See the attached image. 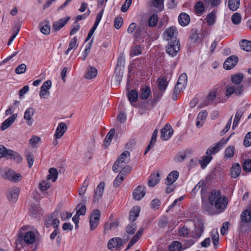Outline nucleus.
I'll return each instance as SVG.
<instances>
[{
	"label": "nucleus",
	"mask_w": 251,
	"mask_h": 251,
	"mask_svg": "<svg viewBox=\"0 0 251 251\" xmlns=\"http://www.w3.org/2000/svg\"><path fill=\"white\" fill-rule=\"evenodd\" d=\"M209 205L202 201L203 209L210 214H214L212 206L214 207L219 212L223 211L227 207L228 200L226 197L223 196L219 191L213 190L208 196Z\"/></svg>",
	"instance_id": "obj_1"
},
{
	"label": "nucleus",
	"mask_w": 251,
	"mask_h": 251,
	"mask_svg": "<svg viewBox=\"0 0 251 251\" xmlns=\"http://www.w3.org/2000/svg\"><path fill=\"white\" fill-rule=\"evenodd\" d=\"M38 234L37 229L33 226L25 225L19 230L18 236L19 240L26 245H32Z\"/></svg>",
	"instance_id": "obj_2"
},
{
	"label": "nucleus",
	"mask_w": 251,
	"mask_h": 251,
	"mask_svg": "<svg viewBox=\"0 0 251 251\" xmlns=\"http://www.w3.org/2000/svg\"><path fill=\"white\" fill-rule=\"evenodd\" d=\"M244 75L241 73L236 74L231 76V80L234 85L226 86V95L227 97H230L234 94L237 96L242 94L244 90V86L241 84Z\"/></svg>",
	"instance_id": "obj_3"
},
{
	"label": "nucleus",
	"mask_w": 251,
	"mask_h": 251,
	"mask_svg": "<svg viewBox=\"0 0 251 251\" xmlns=\"http://www.w3.org/2000/svg\"><path fill=\"white\" fill-rule=\"evenodd\" d=\"M130 153L128 151L123 152L117 159L114 164L112 169L113 171L117 173L119 168H122L125 164L128 163L130 161Z\"/></svg>",
	"instance_id": "obj_4"
},
{
	"label": "nucleus",
	"mask_w": 251,
	"mask_h": 251,
	"mask_svg": "<svg viewBox=\"0 0 251 251\" xmlns=\"http://www.w3.org/2000/svg\"><path fill=\"white\" fill-rule=\"evenodd\" d=\"M3 157L13 159L17 162H20L22 160V156L18 152L8 150L4 146L0 145V158Z\"/></svg>",
	"instance_id": "obj_5"
},
{
	"label": "nucleus",
	"mask_w": 251,
	"mask_h": 251,
	"mask_svg": "<svg viewBox=\"0 0 251 251\" xmlns=\"http://www.w3.org/2000/svg\"><path fill=\"white\" fill-rule=\"evenodd\" d=\"M230 136L231 135L225 140L222 139L219 142L210 146L206 151V154L208 155H211L215 154L221 150L222 147L228 142Z\"/></svg>",
	"instance_id": "obj_6"
},
{
	"label": "nucleus",
	"mask_w": 251,
	"mask_h": 251,
	"mask_svg": "<svg viewBox=\"0 0 251 251\" xmlns=\"http://www.w3.org/2000/svg\"><path fill=\"white\" fill-rule=\"evenodd\" d=\"M180 50V43L177 40L171 42L166 46V51L171 56H175Z\"/></svg>",
	"instance_id": "obj_7"
},
{
	"label": "nucleus",
	"mask_w": 251,
	"mask_h": 251,
	"mask_svg": "<svg viewBox=\"0 0 251 251\" xmlns=\"http://www.w3.org/2000/svg\"><path fill=\"white\" fill-rule=\"evenodd\" d=\"M100 217V212L98 209H95L92 213L89 219L90 229L94 230L98 226Z\"/></svg>",
	"instance_id": "obj_8"
},
{
	"label": "nucleus",
	"mask_w": 251,
	"mask_h": 251,
	"mask_svg": "<svg viewBox=\"0 0 251 251\" xmlns=\"http://www.w3.org/2000/svg\"><path fill=\"white\" fill-rule=\"evenodd\" d=\"M51 86V81L50 80H47L43 84L39 93V96L41 98L46 99L50 96L49 90Z\"/></svg>",
	"instance_id": "obj_9"
},
{
	"label": "nucleus",
	"mask_w": 251,
	"mask_h": 251,
	"mask_svg": "<svg viewBox=\"0 0 251 251\" xmlns=\"http://www.w3.org/2000/svg\"><path fill=\"white\" fill-rule=\"evenodd\" d=\"M3 177L6 179L16 182L20 180L22 176L20 174L16 173L14 171L9 170L5 172Z\"/></svg>",
	"instance_id": "obj_10"
},
{
	"label": "nucleus",
	"mask_w": 251,
	"mask_h": 251,
	"mask_svg": "<svg viewBox=\"0 0 251 251\" xmlns=\"http://www.w3.org/2000/svg\"><path fill=\"white\" fill-rule=\"evenodd\" d=\"M174 130L171 126L166 124L161 130V138L164 141L168 140L173 134Z\"/></svg>",
	"instance_id": "obj_11"
},
{
	"label": "nucleus",
	"mask_w": 251,
	"mask_h": 251,
	"mask_svg": "<svg viewBox=\"0 0 251 251\" xmlns=\"http://www.w3.org/2000/svg\"><path fill=\"white\" fill-rule=\"evenodd\" d=\"M104 185L105 184L103 182H101L98 185L93 198V202L94 203H98L101 199L104 190Z\"/></svg>",
	"instance_id": "obj_12"
},
{
	"label": "nucleus",
	"mask_w": 251,
	"mask_h": 251,
	"mask_svg": "<svg viewBox=\"0 0 251 251\" xmlns=\"http://www.w3.org/2000/svg\"><path fill=\"white\" fill-rule=\"evenodd\" d=\"M199 190H201V199L202 201L207 192V188L203 180L200 181V182L193 189L192 193V194H195Z\"/></svg>",
	"instance_id": "obj_13"
},
{
	"label": "nucleus",
	"mask_w": 251,
	"mask_h": 251,
	"mask_svg": "<svg viewBox=\"0 0 251 251\" xmlns=\"http://www.w3.org/2000/svg\"><path fill=\"white\" fill-rule=\"evenodd\" d=\"M238 58L235 55H232L227 58L224 63V68L226 70L233 68L237 63Z\"/></svg>",
	"instance_id": "obj_14"
},
{
	"label": "nucleus",
	"mask_w": 251,
	"mask_h": 251,
	"mask_svg": "<svg viewBox=\"0 0 251 251\" xmlns=\"http://www.w3.org/2000/svg\"><path fill=\"white\" fill-rule=\"evenodd\" d=\"M146 191L144 186H138L133 192V199L137 201L141 200L145 195Z\"/></svg>",
	"instance_id": "obj_15"
},
{
	"label": "nucleus",
	"mask_w": 251,
	"mask_h": 251,
	"mask_svg": "<svg viewBox=\"0 0 251 251\" xmlns=\"http://www.w3.org/2000/svg\"><path fill=\"white\" fill-rule=\"evenodd\" d=\"M35 113V110L32 107H29L24 113V118L26 120V124L31 126L33 124L32 117Z\"/></svg>",
	"instance_id": "obj_16"
},
{
	"label": "nucleus",
	"mask_w": 251,
	"mask_h": 251,
	"mask_svg": "<svg viewBox=\"0 0 251 251\" xmlns=\"http://www.w3.org/2000/svg\"><path fill=\"white\" fill-rule=\"evenodd\" d=\"M122 240L120 238H113L108 241L107 247L109 250H116L122 245Z\"/></svg>",
	"instance_id": "obj_17"
},
{
	"label": "nucleus",
	"mask_w": 251,
	"mask_h": 251,
	"mask_svg": "<svg viewBox=\"0 0 251 251\" xmlns=\"http://www.w3.org/2000/svg\"><path fill=\"white\" fill-rule=\"evenodd\" d=\"M20 190L18 188L14 187L9 189L8 191L7 198L11 202H15L18 199Z\"/></svg>",
	"instance_id": "obj_18"
},
{
	"label": "nucleus",
	"mask_w": 251,
	"mask_h": 251,
	"mask_svg": "<svg viewBox=\"0 0 251 251\" xmlns=\"http://www.w3.org/2000/svg\"><path fill=\"white\" fill-rule=\"evenodd\" d=\"M177 34L176 28L175 26H171L167 28L163 33L164 38L166 40H170Z\"/></svg>",
	"instance_id": "obj_19"
},
{
	"label": "nucleus",
	"mask_w": 251,
	"mask_h": 251,
	"mask_svg": "<svg viewBox=\"0 0 251 251\" xmlns=\"http://www.w3.org/2000/svg\"><path fill=\"white\" fill-rule=\"evenodd\" d=\"M179 173L177 171H173L171 172L167 176L165 179V183L166 185H170L173 184L178 178Z\"/></svg>",
	"instance_id": "obj_20"
},
{
	"label": "nucleus",
	"mask_w": 251,
	"mask_h": 251,
	"mask_svg": "<svg viewBox=\"0 0 251 251\" xmlns=\"http://www.w3.org/2000/svg\"><path fill=\"white\" fill-rule=\"evenodd\" d=\"M241 167L238 163H235L232 164L230 170V176L233 178L238 177L241 174Z\"/></svg>",
	"instance_id": "obj_21"
},
{
	"label": "nucleus",
	"mask_w": 251,
	"mask_h": 251,
	"mask_svg": "<svg viewBox=\"0 0 251 251\" xmlns=\"http://www.w3.org/2000/svg\"><path fill=\"white\" fill-rule=\"evenodd\" d=\"M70 17H68L54 22L52 24V30L54 31H58L62 28L70 20Z\"/></svg>",
	"instance_id": "obj_22"
},
{
	"label": "nucleus",
	"mask_w": 251,
	"mask_h": 251,
	"mask_svg": "<svg viewBox=\"0 0 251 251\" xmlns=\"http://www.w3.org/2000/svg\"><path fill=\"white\" fill-rule=\"evenodd\" d=\"M242 222L240 224V227L242 230L244 226V223H249L251 222V210L247 209L242 212L241 215Z\"/></svg>",
	"instance_id": "obj_23"
},
{
	"label": "nucleus",
	"mask_w": 251,
	"mask_h": 251,
	"mask_svg": "<svg viewBox=\"0 0 251 251\" xmlns=\"http://www.w3.org/2000/svg\"><path fill=\"white\" fill-rule=\"evenodd\" d=\"M67 126L65 123H61L57 127L55 132L54 134V137L56 139L60 138L65 132L67 130Z\"/></svg>",
	"instance_id": "obj_24"
},
{
	"label": "nucleus",
	"mask_w": 251,
	"mask_h": 251,
	"mask_svg": "<svg viewBox=\"0 0 251 251\" xmlns=\"http://www.w3.org/2000/svg\"><path fill=\"white\" fill-rule=\"evenodd\" d=\"M17 117V114H14L9 118L5 120L1 125L0 129L1 130H4L10 126L15 121Z\"/></svg>",
	"instance_id": "obj_25"
},
{
	"label": "nucleus",
	"mask_w": 251,
	"mask_h": 251,
	"mask_svg": "<svg viewBox=\"0 0 251 251\" xmlns=\"http://www.w3.org/2000/svg\"><path fill=\"white\" fill-rule=\"evenodd\" d=\"M207 116V112L206 110H202L201 111L197 117V121L196 122V126L199 128L202 126L203 121L206 119Z\"/></svg>",
	"instance_id": "obj_26"
},
{
	"label": "nucleus",
	"mask_w": 251,
	"mask_h": 251,
	"mask_svg": "<svg viewBox=\"0 0 251 251\" xmlns=\"http://www.w3.org/2000/svg\"><path fill=\"white\" fill-rule=\"evenodd\" d=\"M40 31L44 34L48 35L50 31V26L49 21H45L39 25Z\"/></svg>",
	"instance_id": "obj_27"
},
{
	"label": "nucleus",
	"mask_w": 251,
	"mask_h": 251,
	"mask_svg": "<svg viewBox=\"0 0 251 251\" xmlns=\"http://www.w3.org/2000/svg\"><path fill=\"white\" fill-rule=\"evenodd\" d=\"M159 173H153L151 175L148 180V185L150 187H154L160 181Z\"/></svg>",
	"instance_id": "obj_28"
},
{
	"label": "nucleus",
	"mask_w": 251,
	"mask_h": 251,
	"mask_svg": "<svg viewBox=\"0 0 251 251\" xmlns=\"http://www.w3.org/2000/svg\"><path fill=\"white\" fill-rule=\"evenodd\" d=\"M179 24L182 26L187 25L190 21L189 16L186 13H182L179 14L178 19Z\"/></svg>",
	"instance_id": "obj_29"
},
{
	"label": "nucleus",
	"mask_w": 251,
	"mask_h": 251,
	"mask_svg": "<svg viewBox=\"0 0 251 251\" xmlns=\"http://www.w3.org/2000/svg\"><path fill=\"white\" fill-rule=\"evenodd\" d=\"M140 207L138 206H134L129 213V220L133 222L135 221L139 215Z\"/></svg>",
	"instance_id": "obj_30"
},
{
	"label": "nucleus",
	"mask_w": 251,
	"mask_h": 251,
	"mask_svg": "<svg viewBox=\"0 0 251 251\" xmlns=\"http://www.w3.org/2000/svg\"><path fill=\"white\" fill-rule=\"evenodd\" d=\"M235 147L233 146H229L227 147L224 152V158L226 159H231L234 156Z\"/></svg>",
	"instance_id": "obj_31"
},
{
	"label": "nucleus",
	"mask_w": 251,
	"mask_h": 251,
	"mask_svg": "<svg viewBox=\"0 0 251 251\" xmlns=\"http://www.w3.org/2000/svg\"><path fill=\"white\" fill-rule=\"evenodd\" d=\"M41 208L38 204H32L29 208L30 215L34 217H37L41 213Z\"/></svg>",
	"instance_id": "obj_32"
},
{
	"label": "nucleus",
	"mask_w": 251,
	"mask_h": 251,
	"mask_svg": "<svg viewBox=\"0 0 251 251\" xmlns=\"http://www.w3.org/2000/svg\"><path fill=\"white\" fill-rule=\"evenodd\" d=\"M151 94V90L148 87H143L140 92L139 96L140 99L142 100H147Z\"/></svg>",
	"instance_id": "obj_33"
},
{
	"label": "nucleus",
	"mask_w": 251,
	"mask_h": 251,
	"mask_svg": "<svg viewBox=\"0 0 251 251\" xmlns=\"http://www.w3.org/2000/svg\"><path fill=\"white\" fill-rule=\"evenodd\" d=\"M49 174L47 176V179H51L52 182H55L57 178L58 172L54 168H51L49 171Z\"/></svg>",
	"instance_id": "obj_34"
},
{
	"label": "nucleus",
	"mask_w": 251,
	"mask_h": 251,
	"mask_svg": "<svg viewBox=\"0 0 251 251\" xmlns=\"http://www.w3.org/2000/svg\"><path fill=\"white\" fill-rule=\"evenodd\" d=\"M158 134V130L155 129L153 132L152 134L151 140L150 142L149 145L148 146L147 148L145 151V154H146L148 151L152 147L156 141L157 135Z\"/></svg>",
	"instance_id": "obj_35"
},
{
	"label": "nucleus",
	"mask_w": 251,
	"mask_h": 251,
	"mask_svg": "<svg viewBox=\"0 0 251 251\" xmlns=\"http://www.w3.org/2000/svg\"><path fill=\"white\" fill-rule=\"evenodd\" d=\"M240 0H228V7L232 11H236L239 7Z\"/></svg>",
	"instance_id": "obj_36"
},
{
	"label": "nucleus",
	"mask_w": 251,
	"mask_h": 251,
	"mask_svg": "<svg viewBox=\"0 0 251 251\" xmlns=\"http://www.w3.org/2000/svg\"><path fill=\"white\" fill-rule=\"evenodd\" d=\"M241 49L246 51H251V41L243 40L240 42Z\"/></svg>",
	"instance_id": "obj_37"
},
{
	"label": "nucleus",
	"mask_w": 251,
	"mask_h": 251,
	"mask_svg": "<svg viewBox=\"0 0 251 251\" xmlns=\"http://www.w3.org/2000/svg\"><path fill=\"white\" fill-rule=\"evenodd\" d=\"M97 75V70L94 67H90L85 75L87 79H93L95 78Z\"/></svg>",
	"instance_id": "obj_38"
},
{
	"label": "nucleus",
	"mask_w": 251,
	"mask_h": 251,
	"mask_svg": "<svg viewBox=\"0 0 251 251\" xmlns=\"http://www.w3.org/2000/svg\"><path fill=\"white\" fill-rule=\"evenodd\" d=\"M204 230V225L201 222H198L195 224V233L200 237Z\"/></svg>",
	"instance_id": "obj_39"
},
{
	"label": "nucleus",
	"mask_w": 251,
	"mask_h": 251,
	"mask_svg": "<svg viewBox=\"0 0 251 251\" xmlns=\"http://www.w3.org/2000/svg\"><path fill=\"white\" fill-rule=\"evenodd\" d=\"M127 97L129 101L132 103L136 102L138 98V94L137 91L132 90L130 91L127 95Z\"/></svg>",
	"instance_id": "obj_40"
},
{
	"label": "nucleus",
	"mask_w": 251,
	"mask_h": 251,
	"mask_svg": "<svg viewBox=\"0 0 251 251\" xmlns=\"http://www.w3.org/2000/svg\"><path fill=\"white\" fill-rule=\"evenodd\" d=\"M216 11L213 10L207 16L206 20L209 25H213L216 20Z\"/></svg>",
	"instance_id": "obj_41"
},
{
	"label": "nucleus",
	"mask_w": 251,
	"mask_h": 251,
	"mask_svg": "<svg viewBox=\"0 0 251 251\" xmlns=\"http://www.w3.org/2000/svg\"><path fill=\"white\" fill-rule=\"evenodd\" d=\"M212 157L210 155H206L202 157L201 160H200L199 163L202 168H204L211 161Z\"/></svg>",
	"instance_id": "obj_42"
},
{
	"label": "nucleus",
	"mask_w": 251,
	"mask_h": 251,
	"mask_svg": "<svg viewBox=\"0 0 251 251\" xmlns=\"http://www.w3.org/2000/svg\"><path fill=\"white\" fill-rule=\"evenodd\" d=\"M187 81V76L185 73L181 74L178 77L177 83L181 85L183 87H186Z\"/></svg>",
	"instance_id": "obj_43"
},
{
	"label": "nucleus",
	"mask_w": 251,
	"mask_h": 251,
	"mask_svg": "<svg viewBox=\"0 0 251 251\" xmlns=\"http://www.w3.org/2000/svg\"><path fill=\"white\" fill-rule=\"evenodd\" d=\"M181 248V244L178 241H174L169 246L170 251H180Z\"/></svg>",
	"instance_id": "obj_44"
},
{
	"label": "nucleus",
	"mask_w": 251,
	"mask_h": 251,
	"mask_svg": "<svg viewBox=\"0 0 251 251\" xmlns=\"http://www.w3.org/2000/svg\"><path fill=\"white\" fill-rule=\"evenodd\" d=\"M136 228V224L132 222L126 226V233L128 235H132L134 233Z\"/></svg>",
	"instance_id": "obj_45"
},
{
	"label": "nucleus",
	"mask_w": 251,
	"mask_h": 251,
	"mask_svg": "<svg viewBox=\"0 0 251 251\" xmlns=\"http://www.w3.org/2000/svg\"><path fill=\"white\" fill-rule=\"evenodd\" d=\"M168 85L166 79L164 77H160L158 79V86L160 89L165 90Z\"/></svg>",
	"instance_id": "obj_46"
},
{
	"label": "nucleus",
	"mask_w": 251,
	"mask_h": 251,
	"mask_svg": "<svg viewBox=\"0 0 251 251\" xmlns=\"http://www.w3.org/2000/svg\"><path fill=\"white\" fill-rule=\"evenodd\" d=\"M186 87H183L181 85H179L178 84H176V85L174 91V94L173 95V99L174 100H176L177 95L179 94L181 91L184 90L185 88Z\"/></svg>",
	"instance_id": "obj_47"
},
{
	"label": "nucleus",
	"mask_w": 251,
	"mask_h": 251,
	"mask_svg": "<svg viewBox=\"0 0 251 251\" xmlns=\"http://www.w3.org/2000/svg\"><path fill=\"white\" fill-rule=\"evenodd\" d=\"M205 4L212 7H218L222 2V0H203Z\"/></svg>",
	"instance_id": "obj_48"
},
{
	"label": "nucleus",
	"mask_w": 251,
	"mask_h": 251,
	"mask_svg": "<svg viewBox=\"0 0 251 251\" xmlns=\"http://www.w3.org/2000/svg\"><path fill=\"white\" fill-rule=\"evenodd\" d=\"M115 132V131L114 128H112L110 130V131L107 134V135L105 138V140H104V142H105V145L106 144L109 145L110 144V143L111 142V141L113 137Z\"/></svg>",
	"instance_id": "obj_49"
},
{
	"label": "nucleus",
	"mask_w": 251,
	"mask_h": 251,
	"mask_svg": "<svg viewBox=\"0 0 251 251\" xmlns=\"http://www.w3.org/2000/svg\"><path fill=\"white\" fill-rule=\"evenodd\" d=\"M158 22V17L155 14H153L151 16L148 21L149 26L150 27L155 26Z\"/></svg>",
	"instance_id": "obj_50"
},
{
	"label": "nucleus",
	"mask_w": 251,
	"mask_h": 251,
	"mask_svg": "<svg viewBox=\"0 0 251 251\" xmlns=\"http://www.w3.org/2000/svg\"><path fill=\"white\" fill-rule=\"evenodd\" d=\"M125 177V176L119 174L113 182V186L115 188L118 187L123 182Z\"/></svg>",
	"instance_id": "obj_51"
},
{
	"label": "nucleus",
	"mask_w": 251,
	"mask_h": 251,
	"mask_svg": "<svg viewBox=\"0 0 251 251\" xmlns=\"http://www.w3.org/2000/svg\"><path fill=\"white\" fill-rule=\"evenodd\" d=\"M163 1L164 0H152V4L154 7L161 11L164 7Z\"/></svg>",
	"instance_id": "obj_52"
},
{
	"label": "nucleus",
	"mask_w": 251,
	"mask_h": 251,
	"mask_svg": "<svg viewBox=\"0 0 251 251\" xmlns=\"http://www.w3.org/2000/svg\"><path fill=\"white\" fill-rule=\"evenodd\" d=\"M76 214L78 215H84L85 214L86 207L85 205L78 204L76 207Z\"/></svg>",
	"instance_id": "obj_53"
},
{
	"label": "nucleus",
	"mask_w": 251,
	"mask_h": 251,
	"mask_svg": "<svg viewBox=\"0 0 251 251\" xmlns=\"http://www.w3.org/2000/svg\"><path fill=\"white\" fill-rule=\"evenodd\" d=\"M231 21L235 25H238L241 21V17L239 13H235L231 17Z\"/></svg>",
	"instance_id": "obj_54"
},
{
	"label": "nucleus",
	"mask_w": 251,
	"mask_h": 251,
	"mask_svg": "<svg viewBox=\"0 0 251 251\" xmlns=\"http://www.w3.org/2000/svg\"><path fill=\"white\" fill-rule=\"evenodd\" d=\"M77 39L76 37H74L69 43L68 50L65 51L66 54H68L69 52L76 47Z\"/></svg>",
	"instance_id": "obj_55"
},
{
	"label": "nucleus",
	"mask_w": 251,
	"mask_h": 251,
	"mask_svg": "<svg viewBox=\"0 0 251 251\" xmlns=\"http://www.w3.org/2000/svg\"><path fill=\"white\" fill-rule=\"evenodd\" d=\"M195 9L198 14H201L203 12L204 10V7L202 2L199 1L196 3L195 6Z\"/></svg>",
	"instance_id": "obj_56"
},
{
	"label": "nucleus",
	"mask_w": 251,
	"mask_h": 251,
	"mask_svg": "<svg viewBox=\"0 0 251 251\" xmlns=\"http://www.w3.org/2000/svg\"><path fill=\"white\" fill-rule=\"evenodd\" d=\"M26 69V66L25 64H21L18 65L15 69V73L17 74H22L24 73Z\"/></svg>",
	"instance_id": "obj_57"
},
{
	"label": "nucleus",
	"mask_w": 251,
	"mask_h": 251,
	"mask_svg": "<svg viewBox=\"0 0 251 251\" xmlns=\"http://www.w3.org/2000/svg\"><path fill=\"white\" fill-rule=\"evenodd\" d=\"M40 189L41 191H46L50 187V184L48 182V180L42 181L39 184Z\"/></svg>",
	"instance_id": "obj_58"
},
{
	"label": "nucleus",
	"mask_w": 251,
	"mask_h": 251,
	"mask_svg": "<svg viewBox=\"0 0 251 251\" xmlns=\"http://www.w3.org/2000/svg\"><path fill=\"white\" fill-rule=\"evenodd\" d=\"M92 42H93V40H91L90 43H89L88 47H87L85 49V50L82 55V56L81 57V58L82 60H84L86 59L88 54L90 52V51L91 48V46H92Z\"/></svg>",
	"instance_id": "obj_59"
},
{
	"label": "nucleus",
	"mask_w": 251,
	"mask_h": 251,
	"mask_svg": "<svg viewBox=\"0 0 251 251\" xmlns=\"http://www.w3.org/2000/svg\"><path fill=\"white\" fill-rule=\"evenodd\" d=\"M216 97V91L215 90L211 91L209 93V94L207 97V100L208 101L207 104H209L211 102L214 101V100L215 99Z\"/></svg>",
	"instance_id": "obj_60"
},
{
	"label": "nucleus",
	"mask_w": 251,
	"mask_h": 251,
	"mask_svg": "<svg viewBox=\"0 0 251 251\" xmlns=\"http://www.w3.org/2000/svg\"><path fill=\"white\" fill-rule=\"evenodd\" d=\"M243 168L244 171L246 172H250L251 171V160H246L243 164Z\"/></svg>",
	"instance_id": "obj_61"
},
{
	"label": "nucleus",
	"mask_w": 251,
	"mask_h": 251,
	"mask_svg": "<svg viewBox=\"0 0 251 251\" xmlns=\"http://www.w3.org/2000/svg\"><path fill=\"white\" fill-rule=\"evenodd\" d=\"M244 144L246 147L251 146V132H248L245 136Z\"/></svg>",
	"instance_id": "obj_62"
},
{
	"label": "nucleus",
	"mask_w": 251,
	"mask_h": 251,
	"mask_svg": "<svg viewBox=\"0 0 251 251\" xmlns=\"http://www.w3.org/2000/svg\"><path fill=\"white\" fill-rule=\"evenodd\" d=\"M26 157L29 168H31L34 162L33 155L29 152H26Z\"/></svg>",
	"instance_id": "obj_63"
},
{
	"label": "nucleus",
	"mask_w": 251,
	"mask_h": 251,
	"mask_svg": "<svg viewBox=\"0 0 251 251\" xmlns=\"http://www.w3.org/2000/svg\"><path fill=\"white\" fill-rule=\"evenodd\" d=\"M123 24V18L121 17H118L114 20V27L116 29L121 27Z\"/></svg>",
	"instance_id": "obj_64"
}]
</instances>
